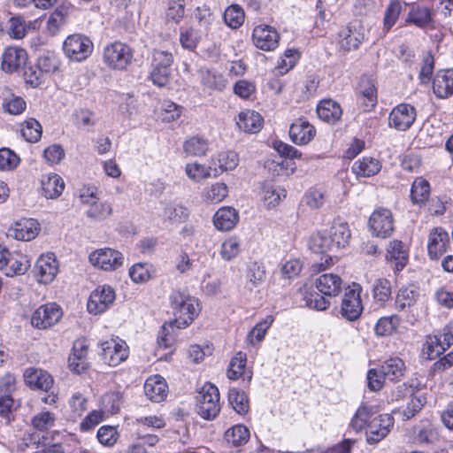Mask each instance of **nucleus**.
I'll use <instances>...</instances> for the list:
<instances>
[{"instance_id": "nucleus-1", "label": "nucleus", "mask_w": 453, "mask_h": 453, "mask_svg": "<svg viewBox=\"0 0 453 453\" xmlns=\"http://www.w3.org/2000/svg\"><path fill=\"white\" fill-rule=\"evenodd\" d=\"M319 293L305 294L306 306L316 311H326L329 305V297L337 296L342 290L343 281L334 273H323L314 281Z\"/></svg>"}, {"instance_id": "nucleus-2", "label": "nucleus", "mask_w": 453, "mask_h": 453, "mask_svg": "<svg viewBox=\"0 0 453 453\" xmlns=\"http://www.w3.org/2000/svg\"><path fill=\"white\" fill-rule=\"evenodd\" d=\"M170 302L175 319L169 326L174 324L180 329L185 328L193 322L201 311L198 300L184 292L173 291Z\"/></svg>"}, {"instance_id": "nucleus-3", "label": "nucleus", "mask_w": 453, "mask_h": 453, "mask_svg": "<svg viewBox=\"0 0 453 453\" xmlns=\"http://www.w3.org/2000/svg\"><path fill=\"white\" fill-rule=\"evenodd\" d=\"M197 414L205 420L214 419L220 412L219 391L211 383H205L196 395Z\"/></svg>"}, {"instance_id": "nucleus-4", "label": "nucleus", "mask_w": 453, "mask_h": 453, "mask_svg": "<svg viewBox=\"0 0 453 453\" xmlns=\"http://www.w3.org/2000/svg\"><path fill=\"white\" fill-rule=\"evenodd\" d=\"M133 51L131 48L120 42L106 45L103 51L104 64L113 70H124L131 63Z\"/></svg>"}, {"instance_id": "nucleus-5", "label": "nucleus", "mask_w": 453, "mask_h": 453, "mask_svg": "<svg viewBox=\"0 0 453 453\" xmlns=\"http://www.w3.org/2000/svg\"><path fill=\"white\" fill-rule=\"evenodd\" d=\"M63 50L71 60L81 62L91 55L93 43L88 37L81 34H74L65 40Z\"/></svg>"}, {"instance_id": "nucleus-6", "label": "nucleus", "mask_w": 453, "mask_h": 453, "mask_svg": "<svg viewBox=\"0 0 453 453\" xmlns=\"http://www.w3.org/2000/svg\"><path fill=\"white\" fill-rule=\"evenodd\" d=\"M101 357L110 366H118L129 355V348L125 341L119 337H111L101 342Z\"/></svg>"}, {"instance_id": "nucleus-7", "label": "nucleus", "mask_w": 453, "mask_h": 453, "mask_svg": "<svg viewBox=\"0 0 453 453\" xmlns=\"http://www.w3.org/2000/svg\"><path fill=\"white\" fill-rule=\"evenodd\" d=\"M368 226L373 236L383 239L391 236L395 230L391 211L383 207L374 210L369 218Z\"/></svg>"}, {"instance_id": "nucleus-8", "label": "nucleus", "mask_w": 453, "mask_h": 453, "mask_svg": "<svg viewBox=\"0 0 453 453\" xmlns=\"http://www.w3.org/2000/svg\"><path fill=\"white\" fill-rule=\"evenodd\" d=\"M88 258L93 266L106 272L116 271L124 263L123 254L111 248L98 249L91 252Z\"/></svg>"}, {"instance_id": "nucleus-9", "label": "nucleus", "mask_w": 453, "mask_h": 453, "mask_svg": "<svg viewBox=\"0 0 453 453\" xmlns=\"http://www.w3.org/2000/svg\"><path fill=\"white\" fill-rule=\"evenodd\" d=\"M63 311L59 305L50 303L38 307L31 316V325L40 330H46L55 326L62 318Z\"/></svg>"}, {"instance_id": "nucleus-10", "label": "nucleus", "mask_w": 453, "mask_h": 453, "mask_svg": "<svg viewBox=\"0 0 453 453\" xmlns=\"http://www.w3.org/2000/svg\"><path fill=\"white\" fill-rule=\"evenodd\" d=\"M394 418L390 414H380L372 418L365 429L366 442L375 445L388 436L394 426Z\"/></svg>"}, {"instance_id": "nucleus-11", "label": "nucleus", "mask_w": 453, "mask_h": 453, "mask_svg": "<svg viewBox=\"0 0 453 453\" xmlns=\"http://www.w3.org/2000/svg\"><path fill=\"white\" fill-rule=\"evenodd\" d=\"M116 298L115 291L109 285L98 286L89 296L88 311L93 314H100L112 305Z\"/></svg>"}, {"instance_id": "nucleus-12", "label": "nucleus", "mask_w": 453, "mask_h": 453, "mask_svg": "<svg viewBox=\"0 0 453 453\" xmlns=\"http://www.w3.org/2000/svg\"><path fill=\"white\" fill-rule=\"evenodd\" d=\"M360 292L361 287L354 283L352 288H349L344 294L342 302L341 314L349 321L357 319L363 311Z\"/></svg>"}, {"instance_id": "nucleus-13", "label": "nucleus", "mask_w": 453, "mask_h": 453, "mask_svg": "<svg viewBox=\"0 0 453 453\" xmlns=\"http://www.w3.org/2000/svg\"><path fill=\"white\" fill-rule=\"evenodd\" d=\"M417 117L416 109L409 104H400L389 113L388 125L398 131L408 130Z\"/></svg>"}, {"instance_id": "nucleus-14", "label": "nucleus", "mask_w": 453, "mask_h": 453, "mask_svg": "<svg viewBox=\"0 0 453 453\" xmlns=\"http://www.w3.org/2000/svg\"><path fill=\"white\" fill-rule=\"evenodd\" d=\"M58 273V264L52 253L40 256L34 267L35 277L42 284H49L53 281Z\"/></svg>"}, {"instance_id": "nucleus-15", "label": "nucleus", "mask_w": 453, "mask_h": 453, "mask_svg": "<svg viewBox=\"0 0 453 453\" xmlns=\"http://www.w3.org/2000/svg\"><path fill=\"white\" fill-rule=\"evenodd\" d=\"M280 35L277 30L267 25H258L255 27L252 33V41L254 45L262 50H274L279 44Z\"/></svg>"}, {"instance_id": "nucleus-16", "label": "nucleus", "mask_w": 453, "mask_h": 453, "mask_svg": "<svg viewBox=\"0 0 453 453\" xmlns=\"http://www.w3.org/2000/svg\"><path fill=\"white\" fill-rule=\"evenodd\" d=\"M1 58L2 70L7 73H12L25 66L27 61V53L19 47H8L4 50Z\"/></svg>"}, {"instance_id": "nucleus-17", "label": "nucleus", "mask_w": 453, "mask_h": 453, "mask_svg": "<svg viewBox=\"0 0 453 453\" xmlns=\"http://www.w3.org/2000/svg\"><path fill=\"white\" fill-rule=\"evenodd\" d=\"M315 135V127L304 118L296 119L289 127L290 140L298 146L308 144Z\"/></svg>"}, {"instance_id": "nucleus-18", "label": "nucleus", "mask_w": 453, "mask_h": 453, "mask_svg": "<svg viewBox=\"0 0 453 453\" xmlns=\"http://www.w3.org/2000/svg\"><path fill=\"white\" fill-rule=\"evenodd\" d=\"M450 244L449 234L442 227L434 228L428 237L427 251L433 260H437L445 253Z\"/></svg>"}, {"instance_id": "nucleus-19", "label": "nucleus", "mask_w": 453, "mask_h": 453, "mask_svg": "<svg viewBox=\"0 0 453 453\" xmlns=\"http://www.w3.org/2000/svg\"><path fill=\"white\" fill-rule=\"evenodd\" d=\"M23 377L26 384L31 389L49 392L54 383L52 376L42 369L27 368L24 372Z\"/></svg>"}, {"instance_id": "nucleus-20", "label": "nucleus", "mask_w": 453, "mask_h": 453, "mask_svg": "<svg viewBox=\"0 0 453 453\" xmlns=\"http://www.w3.org/2000/svg\"><path fill=\"white\" fill-rule=\"evenodd\" d=\"M40 231V225L34 219H22L8 230V235L16 240L28 242L35 239Z\"/></svg>"}, {"instance_id": "nucleus-21", "label": "nucleus", "mask_w": 453, "mask_h": 453, "mask_svg": "<svg viewBox=\"0 0 453 453\" xmlns=\"http://www.w3.org/2000/svg\"><path fill=\"white\" fill-rule=\"evenodd\" d=\"M360 26H349L342 29L339 34V46L344 51L357 50L360 43L365 40V34Z\"/></svg>"}, {"instance_id": "nucleus-22", "label": "nucleus", "mask_w": 453, "mask_h": 453, "mask_svg": "<svg viewBox=\"0 0 453 453\" xmlns=\"http://www.w3.org/2000/svg\"><path fill=\"white\" fill-rule=\"evenodd\" d=\"M167 392L166 381L158 374L149 377L144 383V393L152 402L163 401L166 397Z\"/></svg>"}, {"instance_id": "nucleus-23", "label": "nucleus", "mask_w": 453, "mask_h": 453, "mask_svg": "<svg viewBox=\"0 0 453 453\" xmlns=\"http://www.w3.org/2000/svg\"><path fill=\"white\" fill-rule=\"evenodd\" d=\"M409 252L406 245L398 240L390 242L387 250V259L395 264V271H401L407 265Z\"/></svg>"}, {"instance_id": "nucleus-24", "label": "nucleus", "mask_w": 453, "mask_h": 453, "mask_svg": "<svg viewBox=\"0 0 453 453\" xmlns=\"http://www.w3.org/2000/svg\"><path fill=\"white\" fill-rule=\"evenodd\" d=\"M239 215L233 207L219 208L213 216V224L219 231H230L237 224Z\"/></svg>"}, {"instance_id": "nucleus-25", "label": "nucleus", "mask_w": 453, "mask_h": 453, "mask_svg": "<svg viewBox=\"0 0 453 453\" xmlns=\"http://www.w3.org/2000/svg\"><path fill=\"white\" fill-rule=\"evenodd\" d=\"M434 93L440 98H446L453 93V70L439 71L433 82Z\"/></svg>"}, {"instance_id": "nucleus-26", "label": "nucleus", "mask_w": 453, "mask_h": 453, "mask_svg": "<svg viewBox=\"0 0 453 453\" xmlns=\"http://www.w3.org/2000/svg\"><path fill=\"white\" fill-rule=\"evenodd\" d=\"M262 116L251 110L241 111L238 115L237 126L246 133H257L263 127Z\"/></svg>"}, {"instance_id": "nucleus-27", "label": "nucleus", "mask_w": 453, "mask_h": 453, "mask_svg": "<svg viewBox=\"0 0 453 453\" xmlns=\"http://www.w3.org/2000/svg\"><path fill=\"white\" fill-rule=\"evenodd\" d=\"M328 237L334 250L345 248L349 245L351 237L349 225L346 222L334 221L331 226Z\"/></svg>"}, {"instance_id": "nucleus-28", "label": "nucleus", "mask_w": 453, "mask_h": 453, "mask_svg": "<svg viewBox=\"0 0 453 453\" xmlns=\"http://www.w3.org/2000/svg\"><path fill=\"white\" fill-rule=\"evenodd\" d=\"M351 169L357 178H368L376 175L380 171L381 163L377 158L364 157L357 160Z\"/></svg>"}, {"instance_id": "nucleus-29", "label": "nucleus", "mask_w": 453, "mask_h": 453, "mask_svg": "<svg viewBox=\"0 0 453 453\" xmlns=\"http://www.w3.org/2000/svg\"><path fill=\"white\" fill-rule=\"evenodd\" d=\"M41 183L42 195L47 199H55L58 197L65 188V182L63 179L56 173L42 176Z\"/></svg>"}, {"instance_id": "nucleus-30", "label": "nucleus", "mask_w": 453, "mask_h": 453, "mask_svg": "<svg viewBox=\"0 0 453 453\" xmlns=\"http://www.w3.org/2000/svg\"><path fill=\"white\" fill-rule=\"evenodd\" d=\"M317 113L323 121L334 124L341 119L342 111L340 104L335 101L325 99L318 104Z\"/></svg>"}, {"instance_id": "nucleus-31", "label": "nucleus", "mask_w": 453, "mask_h": 453, "mask_svg": "<svg viewBox=\"0 0 453 453\" xmlns=\"http://www.w3.org/2000/svg\"><path fill=\"white\" fill-rule=\"evenodd\" d=\"M211 166H219L220 172L232 171L235 169L239 164V156L234 150H226L218 153L211 157ZM214 176H218V170L214 167Z\"/></svg>"}, {"instance_id": "nucleus-32", "label": "nucleus", "mask_w": 453, "mask_h": 453, "mask_svg": "<svg viewBox=\"0 0 453 453\" xmlns=\"http://www.w3.org/2000/svg\"><path fill=\"white\" fill-rule=\"evenodd\" d=\"M405 364L400 357H390L380 365V372L389 380H399L404 374Z\"/></svg>"}, {"instance_id": "nucleus-33", "label": "nucleus", "mask_w": 453, "mask_h": 453, "mask_svg": "<svg viewBox=\"0 0 453 453\" xmlns=\"http://www.w3.org/2000/svg\"><path fill=\"white\" fill-rule=\"evenodd\" d=\"M375 416L377 415L372 406L362 404L355 412L350 421V426L357 432L366 429L372 418Z\"/></svg>"}, {"instance_id": "nucleus-34", "label": "nucleus", "mask_w": 453, "mask_h": 453, "mask_svg": "<svg viewBox=\"0 0 453 453\" xmlns=\"http://www.w3.org/2000/svg\"><path fill=\"white\" fill-rule=\"evenodd\" d=\"M430 196V184L422 177L416 178L411 188V198L414 204L424 205Z\"/></svg>"}, {"instance_id": "nucleus-35", "label": "nucleus", "mask_w": 453, "mask_h": 453, "mask_svg": "<svg viewBox=\"0 0 453 453\" xmlns=\"http://www.w3.org/2000/svg\"><path fill=\"white\" fill-rule=\"evenodd\" d=\"M358 92L363 98L365 111H369L375 106L377 103V91L371 79L363 77L360 80Z\"/></svg>"}, {"instance_id": "nucleus-36", "label": "nucleus", "mask_w": 453, "mask_h": 453, "mask_svg": "<svg viewBox=\"0 0 453 453\" xmlns=\"http://www.w3.org/2000/svg\"><path fill=\"white\" fill-rule=\"evenodd\" d=\"M183 150L188 156L203 157L209 150V142L203 137L195 135L184 142Z\"/></svg>"}, {"instance_id": "nucleus-37", "label": "nucleus", "mask_w": 453, "mask_h": 453, "mask_svg": "<svg viewBox=\"0 0 453 453\" xmlns=\"http://www.w3.org/2000/svg\"><path fill=\"white\" fill-rule=\"evenodd\" d=\"M228 402L238 414L245 415L249 412V399L244 391L236 388H230L228 391Z\"/></svg>"}, {"instance_id": "nucleus-38", "label": "nucleus", "mask_w": 453, "mask_h": 453, "mask_svg": "<svg viewBox=\"0 0 453 453\" xmlns=\"http://www.w3.org/2000/svg\"><path fill=\"white\" fill-rule=\"evenodd\" d=\"M228 195V188L224 182H216L204 188L203 199L207 203H219Z\"/></svg>"}, {"instance_id": "nucleus-39", "label": "nucleus", "mask_w": 453, "mask_h": 453, "mask_svg": "<svg viewBox=\"0 0 453 453\" xmlns=\"http://www.w3.org/2000/svg\"><path fill=\"white\" fill-rule=\"evenodd\" d=\"M250 439V430L243 425H235L225 433V440L234 447L245 444Z\"/></svg>"}, {"instance_id": "nucleus-40", "label": "nucleus", "mask_w": 453, "mask_h": 453, "mask_svg": "<svg viewBox=\"0 0 453 453\" xmlns=\"http://www.w3.org/2000/svg\"><path fill=\"white\" fill-rule=\"evenodd\" d=\"M418 296V293L414 286L401 288L395 296V304L396 309L403 311L406 307L412 306Z\"/></svg>"}, {"instance_id": "nucleus-41", "label": "nucleus", "mask_w": 453, "mask_h": 453, "mask_svg": "<svg viewBox=\"0 0 453 453\" xmlns=\"http://www.w3.org/2000/svg\"><path fill=\"white\" fill-rule=\"evenodd\" d=\"M112 213V206L111 203L107 202H98V199L96 202H93L88 206V209L86 212L88 218L96 220L102 221L106 218L111 216Z\"/></svg>"}, {"instance_id": "nucleus-42", "label": "nucleus", "mask_w": 453, "mask_h": 453, "mask_svg": "<svg viewBox=\"0 0 453 453\" xmlns=\"http://www.w3.org/2000/svg\"><path fill=\"white\" fill-rule=\"evenodd\" d=\"M273 322V318L272 316H267L265 319L258 322L248 334L247 342L255 345L259 343L265 338V335L267 330L270 328Z\"/></svg>"}, {"instance_id": "nucleus-43", "label": "nucleus", "mask_w": 453, "mask_h": 453, "mask_svg": "<svg viewBox=\"0 0 453 453\" xmlns=\"http://www.w3.org/2000/svg\"><path fill=\"white\" fill-rule=\"evenodd\" d=\"M372 293L374 300L384 305L391 296V283L387 279H377L372 286Z\"/></svg>"}, {"instance_id": "nucleus-44", "label": "nucleus", "mask_w": 453, "mask_h": 453, "mask_svg": "<svg viewBox=\"0 0 453 453\" xmlns=\"http://www.w3.org/2000/svg\"><path fill=\"white\" fill-rule=\"evenodd\" d=\"M247 357L245 353L238 352L232 357L229 367L227 369V378L236 380L244 374L246 367Z\"/></svg>"}, {"instance_id": "nucleus-45", "label": "nucleus", "mask_w": 453, "mask_h": 453, "mask_svg": "<svg viewBox=\"0 0 453 453\" xmlns=\"http://www.w3.org/2000/svg\"><path fill=\"white\" fill-rule=\"evenodd\" d=\"M42 126L35 119H29L22 124V136L29 142H38L42 136Z\"/></svg>"}, {"instance_id": "nucleus-46", "label": "nucleus", "mask_w": 453, "mask_h": 453, "mask_svg": "<svg viewBox=\"0 0 453 453\" xmlns=\"http://www.w3.org/2000/svg\"><path fill=\"white\" fill-rule=\"evenodd\" d=\"M8 265L12 274H24L31 265V261L27 255L21 253L11 254Z\"/></svg>"}, {"instance_id": "nucleus-47", "label": "nucleus", "mask_w": 453, "mask_h": 453, "mask_svg": "<svg viewBox=\"0 0 453 453\" xmlns=\"http://www.w3.org/2000/svg\"><path fill=\"white\" fill-rule=\"evenodd\" d=\"M70 416L75 419L80 418L88 409V399L80 392L72 395L68 401Z\"/></svg>"}, {"instance_id": "nucleus-48", "label": "nucleus", "mask_w": 453, "mask_h": 453, "mask_svg": "<svg viewBox=\"0 0 453 453\" xmlns=\"http://www.w3.org/2000/svg\"><path fill=\"white\" fill-rule=\"evenodd\" d=\"M224 20L228 27L238 28L244 21V12L239 5L233 4L226 9Z\"/></svg>"}, {"instance_id": "nucleus-49", "label": "nucleus", "mask_w": 453, "mask_h": 453, "mask_svg": "<svg viewBox=\"0 0 453 453\" xmlns=\"http://www.w3.org/2000/svg\"><path fill=\"white\" fill-rule=\"evenodd\" d=\"M444 351V348L441 345V337H438L437 335H429L426 337L423 347V354L427 359L434 360Z\"/></svg>"}, {"instance_id": "nucleus-50", "label": "nucleus", "mask_w": 453, "mask_h": 453, "mask_svg": "<svg viewBox=\"0 0 453 453\" xmlns=\"http://www.w3.org/2000/svg\"><path fill=\"white\" fill-rule=\"evenodd\" d=\"M399 324L397 316L380 318L375 325L374 331L379 336H386L392 334Z\"/></svg>"}, {"instance_id": "nucleus-51", "label": "nucleus", "mask_w": 453, "mask_h": 453, "mask_svg": "<svg viewBox=\"0 0 453 453\" xmlns=\"http://www.w3.org/2000/svg\"><path fill=\"white\" fill-rule=\"evenodd\" d=\"M286 194L284 188L268 184L264 188L263 199L267 207H274L286 197Z\"/></svg>"}, {"instance_id": "nucleus-52", "label": "nucleus", "mask_w": 453, "mask_h": 453, "mask_svg": "<svg viewBox=\"0 0 453 453\" xmlns=\"http://www.w3.org/2000/svg\"><path fill=\"white\" fill-rule=\"evenodd\" d=\"M151 268L148 263L134 264L129 269V276L135 283H144L151 278Z\"/></svg>"}, {"instance_id": "nucleus-53", "label": "nucleus", "mask_w": 453, "mask_h": 453, "mask_svg": "<svg viewBox=\"0 0 453 453\" xmlns=\"http://www.w3.org/2000/svg\"><path fill=\"white\" fill-rule=\"evenodd\" d=\"M240 250V241L237 237L231 236L222 242L220 255L224 260L230 261L238 256Z\"/></svg>"}, {"instance_id": "nucleus-54", "label": "nucleus", "mask_w": 453, "mask_h": 453, "mask_svg": "<svg viewBox=\"0 0 453 453\" xmlns=\"http://www.w3.org/2000/svg\"><path fill=\"white\" fill-rule=\"evenodd\" d=\"M330 242L331 241L328 235L318 233L311 235L310 238L309 247L315 253L324 254L328 250H334V246Z\"/></svg>"}, {"instance_id": "nucleus-55", "label": "nucleus", "mask_w": 453, "mask_h": 453, "mask_svg": "<svg viewBox=\"0 0 453 453\" xmlns=\"http://www.w3.org/2000/svg\"><path fill=\"white\" fill-rule=\"evenodd\" d=\"M102 404L108 412L117 413L122 405V394L119 391L105 393L102 397Z\"/></svg>"}, {"instance_id": "nucleus-56", "label": "nucleus", "mask_w": 453, "mask_h": 453, "mask_svg": "<svg viewBox=\"0 0 453 453\" xmlns=\"http://www.w3.org/2000/svg\"><path fill=\"white\" fill-rule=\"evenodd\" d=\"M20 159L18 155L8 148L0 149V170L12 171L19 164Z\"/></svg>"}, {"instance_id": "nucleus-57", "label": "nucleus", "mask_w": 453, "mask_h": 453, "mask_svg": "<svg viewBox=\"0 0 453 453\" xmlns=\"http://www.w3.org/2000/svg\"><path fill=\"white\" fill-rule=\"evenodd\" d=\"M212 169L211 165L209 168H206L205 165L193 163L188 164L185 167V173L188 177L195 181H200L202 180L207 179L211 177V170Z\"/></svg>"}, {"instance_id": "nucleus-58", "label": "nucleus", "mask_w": 453, "mask_h": 453, "mask_svg": "<svg viewBox=\"0 0 453 453\" xmlns=\"http://www.w3.org/2000/svg\"><path fill=\"white\" fill-rule=\"evenodd\" d=\"M2 105L4 110L12 115L22 113L27 107L25 100L21 96L14 95H11L10 97L4 98Z\"/></svg>"}, {"instance_id": "nucleus-59", "label": "nucleus", "mask_w": 453, "mask_h": 453, "mask_svg": "<svg viewBox=\"0 0 453 453\" xmlns=\"http://www.w3.org/2000/svg\"><path fill=\"white\" fill-rule=\"evenodd\" d=\"M246 277L253 287L260 286L265 279V267L257 262L251 263L248 266Z\"/></svg>"}, {"instance_id": "nucleus-60", "label": "nucleus", "mask_w": 453, "mask_h": 453, "mask_svg": "<svg viewBox=\"0 0 453 453\" xmlns=\"http://www.w3.org/2000/svg\"><path fill=\"white\" fill-rule=\"evenodd\" d=\"M73 10L74 6L71 3H63L49 18V25L58 27L65 21V18L73 12Z\"/></svg>"}, {"instance_id": "nucleus-61", "label": "nucleus", "mask_w": 453, "mask_h": 453, "mask_svg": "<svg viewBox=\"0 0 453 453\" xmlns=\"http://www.w3.org/2000/svg\"><path fill=\"white\" fill-rule=\"evenodd\" d=\"M406 21L423 27L431 21V12L428 8H418L409 13Z\"/></svg>"}, {"instance_id": "nucleus-62", "label": "nucleus", "mask_w": 453, "mask_h": 453, "mask_svg": "<svg viewBox=\"0 0 453 453\" xmlns=\"http://www.w3.org/2000/svg\"><path fill=\"white\" fill-rule=\"evenodd\" d=\"M202 83L210 89L222 90L226 87V80L223 75L207 71L202 78Z\"/></svg>"}, {"instance_id": "nucleus-63", "label": "nucleus", "mask_w": 453, "mask_h": 453, "mask_svg": "<svg viewBox=\"0 0 453 453\" xmlns=\"http://www.w3.org/2000/svg\"><path fill=\"white\" fill-rule=\"evenodd\" d=\"M173 56L165 50H155L152 55L151 66L171 70Z\"/></svg>"}, {"instance_id": "nucleus-64", "label": "nucleus", "mask_w": 453, "mask_h": 453, "mask_svg": "<svg viewBox=\"0 0 453 453\" xmlns=\"http://www.w3.org/2000/svg\"><path fill=\"white\" fill-rule=\"evenodd\" d=\"M171 70L151 66L150 80L158 88H165L170 82Z\"/></svg>"}]
</instances>
